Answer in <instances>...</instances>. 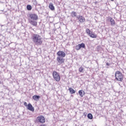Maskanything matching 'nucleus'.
<instances>
[{"label": "nucleus", "instance_id": "25", "mask_svg": "<svg viewBox=\"0 0 126 126\" xmlns=\"http://www.w3.org/2000/svg\"><path fill=\"white\" fill-rule=\"evenodd\" d=\"M40 126H47L45 124H43V125H40Z\"/></svg>", "mask_w": 126, "mask_h": 126}, {"label": "nucleus", "instance_id": "5", "mask_svg": "<svg viewBox=\"0 0 126 126\" xmlns=\"http://www.w3.org/2000/svg\"><path fill=\"white\" fill-rule=\"evenodd\" d=\"M56 61L58 65H61V64H63V63H64V61H65V60L63 59V57H60L58 56Z\"/></svg>", "mask_w": 126, "mask_h": 126}, {"label": "nucleus", "instance_id": "9", "mask_svg": "<svg viewBox=\"0 0 126 126\" xmlns=\"http://www.w3.org/2000/svg\"><path fill=\"white\" fill-rule=\"evenodd\" d=\"M77 18L81 23L85 22V18L82 16L79 15V16L77 17Z\"/></svg>", "mask_w": 126, "mask_h": 126}, {"label": "nucleus", "instance_id": "13", "mask_svg": "<svg viewBox=\"0 0 126 126\" xmlns=\"http://www.w3.org/2000/svg\"><path fill=\"white\" fill-rule=\"evenodd\" d=\"M49 8H50V9H51V10H55V6H54V4H53V3H49Z\"/></svg>", "mask_w": 126, "mask_h": 126}, {"label": "nucleus", "instance_id": "2", "mask_svg": "<svg viewBox=\"0 0 126 126\" xmlns=\"http://www.w3.org/2000/svg\"><path fill=\"white\" fill-rule=\"evenodd\" d=\"M115 79L118 81L122 82L124 80V75H123V74L120 71H117L115 72Z\"/></svg>", "mask_w": 126, "mask_h": 126}, {"label": "nucleus", "instance_id": "3", "mask_svg": "<svg viewBox=\"0 0 126 126\" xmlns=\"http://www.w3.org/2000/svg\"><path fill=\"white\" fill-rule=\"evenodd\" d=\"M46 122V120L45 119V117L42 115H40L37 117L35 123L37 124L38 123H40V124H44Z\"/></svg>", "mask_w": 126, "mask_h": 126}, {"label": "nucleus", "instance_id": "21", "mask_svg": "<svg viewBox=\"0 0 126 126\" xmlns=\"http://www.w3.org/2000/svg\"><path fill=\"white\" fill-rule=\"evenodd\" d=\"M27 9L28 10H31L32 9V6H31V5H27Z\"/></svg>", "mask_w": 126, "mask_h": 126}, {"label": "nucleus", "instance_id": "1", "mask_svg": "<svg viewBox=\"0 0 126 126\" xmlns=\"http://www.w3.org/2000/svg\"><path fill=\"white\" fill-rule=\"evenodd\" d=\"M32 39L35 45L40 46L43 44V39L39 34H33L32 36Z\"/></svg>", "mask_w": 126, "mask_h": 126}, {"label": "nucleus", "instance_id": "11", "mask_svg": "<svg viewBox=\"0 0 126 126\" xmlns=\"http://www.w3.org/2000/svg\"><path fill=\"white\" fill-rule=\"evenodd\" d=\"M108 20L110 21L111 26H115L116 25V22L113 18L108 17Z\"/></svg>", "mask_w": 126, "mask_h": 126}, {"label": "nucleus", "instance_id": "14", "mask_svg": "<svg viewBox=\"0 0 126 126\" xmlns=\"http://www.w3.org/2000/svg\"><path fill=\"white\" fill-rule=\"evenodd\" d=\"M32 98L34 101H38L39 99H40V96L39 95H34L32 96Z\"/></svg>", "mask_w": 126, "mask_h": 126}, {"label": "nucleus", "instance_id": "6", "mask_svg": "<svg viewBox=\"0 0 126 126\" xmlns=\"http://www.w3.org/2000/svg\"><path fill=\"white\" fill-rule=\"evenodd\" d=\"M29 17L31 19L30 20H38V15L36 14H29Z\"/></svg>", "mask_w": 126, "mask_h": 126}, {"label": "nucleus", "instance_id": "8", "mask_svg": "<svg viewBox=\"0 0 126 126\" xmlns=\"http://www.w3.org/2000/svg\"><path fill=\"white\" fill-rule=\"evenodd\" d=\"M58 57H60L61 58H65V56H66V54L63 51H59L57 53Z\"/></svg>", "mask_w": 126, "mask_h": 126}, {"label": "nucleus", "instance_id": "12", "mask_svg": "<svg viewBox=\"0 0 126 126\" xmlns=\"http://www.w3.org/2000/svg\"><path fill=\"white\" fill-rule=\"evenodd\" d=\"M30 23L33 26H37V21L35 20H29Z\"/></svg>", "mask_w": 126, "mask_h": 126}, {"label": "nucleus", "instance_id": "29", "mask_svg": "<svg viewBox=\"0 0 126 126\" xmlns=\"http://www.w3.org/2000/svg\"><path fill=\"white\" fill-rule=\"evenodd\" d=\"M112 0V1H114V0Z\"/></svg>", "mask_w": 126, "mask_h": 126}, {"label": "nucleus", "instance_id": "10", "mask_svg": "<svg viewBox=\"0 0 126 126\" xmlns=\"http://www.w3.org/2000/svg\"><path fill=\"white\" fill-rule=\"evenodd\" d=\"M28 110H29V111H31L32 112H34L35 109H34V107L32 106V104L31 103H29L28 104V107H27Z\"/></svg>", "mask_w": 126, "mask_h": 126}, {"label": "nucleus", "instance_id": "27", "mask_svg": "<svg viewBox=\"0 0 126 126\" xmlns=\"http://www.w3.org/2000/svg\"><path fill=\"white\" fill-rule=\"evenodd\" d=\"M106 67H107V68H109V66H106Z\"/></svg>", "mask_w": 126, "mask_h": 126}, {"label": "nucleus", "instance_id": "24", "mask_svg": "<svg viewBox=\"0 0 126 126\" xmlns=\"http://www.w3.org/2000/svg\"><path fill=\"white\" fill-rule=\"evenodd\" d=\"M106 65H107L108 66H109V65H110V63H106Z\"/></svg>", "mask_w": 126, "mask_h": 126}, {"label": "nucleus", "instance_id": "20", "mask_svg": "<svg viewBox=\"0 0 126 126\" xmlns=\"http://www.w3.org/2000/svg\"><path fill=\"white\" fill-rule=\"evenodd\" d=\"M86 32L89 36L92 33V32H91L90 30L89 29H87L86 30Z\"/></svg>", "mask_w": 126, "mask_h": 126}, {"label": "nucleus", "instance_id": "19", "mask_svg": "<svg viewBox=\"0 0 126 126\" xmlns=\"http://www.w3.org/2000/svg\"><path fill=\"white\" fill-rule=\"evenodd\" d=\"M87 117L90 120H92V119H93V115H92V114L91 113H89Z\"/></svg>", "mask_w": 126, "mask_h": 126}, {"label": "nucleus", "instance_id": "23", "mask_svg": "<svg viewBox=\"0 0 126 126\" xmlns=\"http://www.w3.org/2000/svg\"><path fill=\"white\" fill-rule=\"evenodd\" d=\"M24 105L26 106V107H28V105L27 104V102H25L24 103Z\"/></svg>", "mask_w": 126, "mask_h": 126}, {"label": "nucleus", "instance_id": "22", "mask_svg": "<svg viewBox=\"0 0 126 126\" xmlns=\"http://www.w3.org/2000/svg\"><path fill=\"white\" fill-rule=\"evenodd\" d=\"M79 71H80V72H83V68L82 67H80L79 69Z\"/></svg>", "mask_w": 126, "mask_h": 126}, {"label": "nucleus", "instance_id": "18", "mask_svg": "<svg viewBox=\"0 0 126 126\" xmlns=\"http://www.w3.org/2000/svg\"><path fill=\"white\" fill-rule=\"evenodd\" d=\"M77 13L76 12H74V11H72L71 13V16H72V17H76V15H77Z\"/></svg>", "mask_w": 126, "mask_h": 126}, {"label": "nucleus", "instance_id": "28", "mask_svg": "<svg viewBox=\"0 0 126 126\" xmlns=\"http://www.w3.org/2000/svg\"><path fill=\"white\" fill-rule=\"evenodd\" d=\"M1 84V82H0V84Z\"/></svg>", "mask_w": 126, "mask_h": 126}, {"label": "nucleus", "instance_id": "4", "mask_svg": "<svg viewBox=\"0 0 126 126\" xmlns=\"http://www.w3.org/2000/svg\"><path fill=\"white\" fill-rule=\"evenodd\" d=\"M53 76L55 79V80H56V81H60V80H61V77L60 76V75H59V73H57V71H54L53 72Z\"/></svg>", "mask_w": 126, "mask_h": 126}, {"label": "nucleus", "instance_id": "15", "mask_svg": "<svg viewBox=\"0 0 126 126\" xmlns=\"http://www.w3.org/2000/svg\"><path fill=\"white\" fill-rule=\"evenodd\" d=\"M79 94L80 96V97H83V95L85 94V92L83 91V90H80L79 91Z\"/></svg>", "mask_w": 126, "mask_h": 126}, {"label": "nucleus", "instance_id": "26", "mask_svg": "<svg viewBox=\"0 0 126 126\" xmlns=\"http://www.w3.org/2000/svg\"><path fill=\"white\" fill-rule=\"evenodd\" d=\"M34 4L37 5V2L36 1V0H35V3H34Z\"/></svg>", "mask_w": 126, "mask_h": 126}, {"label": "nucleus", "instance_id": "7", "mask_svg": "<svg viewBox=\"0 0 126 126\" xmlns=\"http://www.w3.org/2000/svg\"><path fill=\"white\" fill-rule=\"evenodd\" d=\"M81 48H83V49H85V44L82 43L81 44H79L75 46V49L76 50V51H79V50H80Z\"/></svg>", "mask_w": 126, "mask_h": 126}, {"label": "nucleus", "instance_id": "17", "mask_svg": "<svg viewBox=\"0 0 126 126\" xmlns=\"http://www.w3.org/2000/svg\"><path fill=\"white\" fill-rule=\"evenodd\" d=\"M89 36L91 37V38H97V35L93 32H92Z\"/></svg>", "mask_w": 126, "mask_h": 126}, {"label": "nucleus", "instance_id": "16", "mask_svg": "<svg viewBox=\"0 0 126 126\" xmlns=\"http://www.w3.org/2000/svg\"><path fill=\"white\" fill-rule=\"evenodd\" d=\"M70 94H74L75 93V90H74L72 88H69L68 89Z\"/></svg>", "mask_w": 126, "mask_h": 126}]
</instances>
